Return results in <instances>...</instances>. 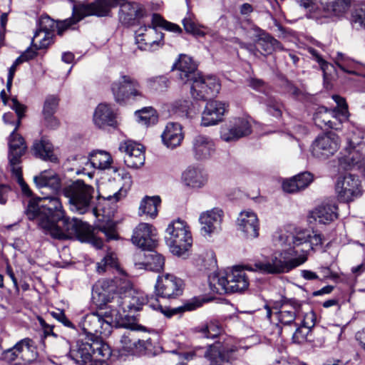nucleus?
Returning <instances> with one entry per match:
<instances>
[{
	"label": "nucleus",
	"mask_w": 365,
	"mask_h": 365,
	"mask_svg": "<svg viewBox=\"0 0 365 365\" xmlns=\"http://www.w3.org/2000/svg\"><path fill=\"white\" fill-rule=\"evenodd\" d=\"M26 215L29 220L35 221L38 227L54 239L66 240L73 236L86 238L90 235L87 223L66 216L62 203L56 196L30 200Z\"/></svg>",
	"instance_id": "f257e3e1"
},
{
	"label": "nucleus",
	"mask_w": 365,
	"mask_h": 365,
	"mask_svg": "<svg viewBox=\"0 0 365 365\" xmlns=\"http://www.w3.org/2000/svg\"><path fill=\"white\" fill-rule=\"evenodd\" d=\"M101 287L103 292L100 294L105 304H109L108 309L119 312L118 319L122 318L121 312H136L145 304L144 297L132 288L130 282L125 277L103 280Z\"/></svg>",
	"instance_id": "f03ea898"
},
{
	"label": "nucleus",
	"mask_w": 365,
	"mask_h": 365,
	"mask_svg": "<svg viewBox=\"0 0 365 365\" xmlns=\"http://www.w3.org/2000/svg\"><path fill=\"white\" fill-rule=\"evenodd\" d=\"M113 0H96L88 4L73 5V15L63 21L55 22L48 16H41L38 22V30L52 32L57 28V33L62 36L64 31L88 16H106L108 15Z\"/></svg>",
	"instance_id": "7ed1b4c3"
},
{
	"label": "nucleus",
	"mask_w": 365,
	"mask_h": 365,
	"mask_svg": "<svg viewBox=\"0 0 365 365\" xmlns=\"http://www.w3.org/2000/svg\"><path fill=\"white\" fill-rule=\"evenodd\" d=\"M157 27L174 33H182V29L178 24L165 20L158 14H153L150 25L141 26L135 31V43L139 49L154 51L163 47L165 43L164 34L158 31Z\"/></svg>",
	"instance_id": "20e7f679"
},
{
	"label": "nucleus",
	"mask_w": 365,
	"mask_h": 365,
	"mask_svg": "<svg viewBox=\"0 0 365 365\" xmlns=\"http://www.w3.org/2000/svg\"><path fill=\"white\" fill-rule=\"evenodd\" d=\"M282 251L274 252L265 262H257L253 264V267H247L250 271H259L263 274H277L287 273L292 269L302 265L307 260V257L304 254V250H302L303 254L299 256H292L286 250L292 246H287L286 247H280Z\"/></svg>",
	"instance_id": "39448f33"
},
{
	"label": "nucleus",
	"mask_w": 365,
	"mask_h": 365,
	"mask_svg": "<svg viewBox=\"0 0 365 365\" xmlns=\"http://www.w3.org/2000/svg\"><path fill=\"white\" fill-rule=\"evenodd\" d=\"M274 242L277 247H289L286 250L292 256H299L303 254L302 250H304V254L307 255V252L309 249H314L315 247L322 245V237L321 235L311 232L309 230H301L296 234L281 233L274 236Z\"/></svg>",
	"instance_id": "423d86ee"
},
{
	"label": "nucleus",
	"mask_w": 365,
	"mask_h": 365,
	"mask_svg": "<svg viewBox=\"0 0 365 365\" xmlns=\"http://www.w3.org/2000/svg\"><path fill=\"white\" fill-rule=\"evenodd\" d=\"M71 209L79 214L87 212L93 205L95 188L83 180H77L63 188Z\"/></svg>",
	"instance_id": "0eeeda50"
},
{
	"label": "nucleus",
	"mask_w": 365,
	"mask_h": 365,
	"mask_svg": "<svg viewBox=\"0 0 365 365\" xmlns=\"http://www.w3.org/2000/svg\"><path fill=\"white\" fill-rule=\"evenodd\" d=\"M119 312L110 309L103 313L92 312L86 315L81 322L83 334L88 340H93L100 336H108L111 332L112 323L118 320Z\"/></svg>",
	"instance_id": "6e6552de"
},
{
	"label": "nucleus",
	"mask_w": 365,
	"mask_h": 365,
	"mask_svg": "<svg viewBox=\"0 0 365 365\" xmlns=\"http://www.w3.org/2000/svg\"><path fill=\"white\" fill-rule=\"evenodd\" d=\"M165 240L172 252L178 256L187 252L192 243L189 227L185 221L179 219L168 225Z\"/></svg>",
	"instance_id": "1a4fd4ad"
},
{
	"label": "nucleus",
	"mask_w": 365,
	"mask_h": 365,
	"mask_svg": "<svg viewBox=\"0 0 365 365\" xmlns=\"http://www.w3.org/2000/svg\"><path fill=\"white\" fill-rule=\"evenodd\" d=\"M111 91L115 101L118 103H125L128 100L143 97L141 86L134 78L128 75H121L111 85Z\"/></svg>",
	"instance_id": "9d476101"
},
{
	"label": "nucleus",
	"mask_w": 365,
	"mask_h": 365,
	"mask_svg": "<svg viewBox=\"0 0 365 365\" xmlns=\"http://www.w3.org/2000/svg\"><path fill=\"white\" fill-rule=\"evenodd\" d=\"M302 303L297 299L284 298L273 309L274 316L282 326L297 327L299 324L297 320L302 314Z\"/></svg>",
	"instance_id": "9b49d317"
},
{
	"label": "nucleus",
	"mask_w": 365,
	"mask_h": 365,
	"mask_svg": "<svg viewBox=\"0 0 365 365\" xmlns=\"http://www.w3.org/2000/svg\"><path fill=\"white\" fill-rule=\"evenodd\" d=\"M335 189L339 200L343 202L354 201L362 195L359 179L351 174L339 177Z\"/></svg>",
	"instance_id": "f8f14e48"
},
{
	"label": "nucleus",
	"mask_w": 365,
	"mask_h": 365,
	"mask_svg": "<svg viewBox=\"0 0 365 365\" xmlns=\"http://www.w3.org/2000/svg\"><path fill=\"white\" fill-rule=\"evenodd\" d=\"M192 83L190 92L192 97L197 100H204L216 96L220 90V83L213 76L202 77L200 73L190 80Z\"/></svg>",
	"instance_id": "ddd939ff"
},
{
	"label": "nucleus",
	"mask_w": 365,
	"mask_h": 365,
	"mask_svg": "<svg viewBox=\"0 0 365 365\" xmlns=\"http://www.w3.org/2000/svg\"><path fill=\"white\" fill-rule=\"evenodd\" d=\"M183 289L182 280L170 274L159 276L155 285L156 295L166 299L178 297L182 295Z\"/></svg>",
	"instance_id": "4468645a"
},
{
	"label": "nucleus",
	"mask_w": 365,
	"mask_h": 365,
	"mask_svg": "<svg viewBox=\"0 0 365 365\" xmlns=\"http://www.w3.org/2000/svg\"><path fill=\"white\" fill-rule=\"evenodd\" d=\"M339 137L334 132L319 135L312 143L311 152L314 157L327 159L333 155L339 148Z\"/></svg>",
	"instance_id": "2eb2a0df"
},
{
	"label": "nucleus",
	"mask_w": 365,
	"mask_h": 365,
	"mask_svg": "<svg viewBox=\"0 0 365 365\" xmlns=\"http://www.w3.org/2000/svg\"><path fill=\"white\" fill-rule=\"evenodd\" d=\"M119 150L125 153L124 163L130 168L138 169L144 165V147L132 140H125L120 144Z\"/></svg>",
	"instance_id": "dca6fc26"
},
{
	"label": "nucleus",
	"mask_w": 365,
	"mask_h": 365,
	"mask_svg": "<svg viewBox=\"0 0 365 365\" xmlns=\"http://www.w3.org/2000/svg\"><path fill=\"white\" fill-rule=\"evenodd\" d=\"M132 242L143 250H151L157 245L156 230L148 223L141 222L133 230Z\"/></svg>",
	"instance_id": "f3484780"
},
{
	"label": "nucleus",
	"mask_w": 365,
	"mask_h": 365,
	"mask_svg": "<svg viewBox=\"0 0 365 365\" xmlns=\"http://www.w3.org/2000/svg\"><path fill=\"white\" fill-rule=\"evenodd\" d=\"M251 132L249 120L247 118H239L228 126L222 128L220 137L225 142H232L250 135Z\"/></svg>",
	"instance_id": "a211bd4d"
},
{
	"label": "nucleus",
	"mask_w": 365,
	"mask_h": 365,
	"mask_svg": "<svg viewBox=\"0 0 365 365\" xmlns=\"http://www.w3.org/2000/svg\"><path fill=\"white\" fill-rule=\"evenodd\" d=\"M228 106L222 101L211 100L207 102L202 113V125L210 126L222 120Z\"/></svg>",
	"instance_id": "6ab92c4d"
},
{
	"label": "nucleus",
	"mask_w": 365,
	"mask_h": 365,
	"mask_svg": "<svg viewBox=\"0 0 365 365\" xmlns=\"http://www.w3.org/2000/svg\"><path fill=\"white\" fill-rule=\"evenodd\" d=\"M19 126H16L9 138V162L11 169L21 168V157L26 150L24 139L16 133Z\"/></svg>",
	"instance_id": "aec40b11"
},
{
	"label": "nucleus",
	"mask_w": 365,
	"mask_h": 365,
	"mask_svg": "<svg viewBox=\"0 0 365 365\" xmlns=\"http://www.w3.org/2000/svg\"><path fill=\"white\" fill-rule=\"evenodd\" d=\"M203 354L210 365H233V351L225 348L220 343L209 346Z\"/></svg>",
	"instance_id": "412c9836"
},
{
	"label": "nucleus",
	"mask_w": 365,
	"mask_h": 365,
	"mask_svg": "<svg viewBox=\"0 0 365 365\" xmlns=\"http://www.w3.org/2000/svg\"><path fill=\"white\" fill-rule=\"evenodd\" d=\"M145 15L143 6L136 2H126L121 5L119 17L121 22L127 25L134 26L140 23V20Z\"/></svg>",
	"instance_id": "4be33fe9"
},
{
	"label": "nucleus",
	"mask_w": 365,
	"mask_h": 365,
	"mask_svg": "<svg viewBox=\"0 0 365 365\" xmlns=\"http://www.w3.org/2000/svg\"><path fill=\"white\" fill-rule=\"evenodd\" d=\"M238 229L249 239L259 236V220L257 215L252 211L241 212L237 220Z\"/></svg>",
	"instance_id": "5701e85b"
},
{
	"label": "nucleus",
	"mask_w": 365,
	"mask_h": 365,
	"mask_svg": "<svg viewBox=\"0 0 365 365\" xmlns=\"http://www.w3.org/2000/svg\"><path fill=\"white\" fill-rule=\"evenodd\" d=\"M222 216V210L217 208L202 213L199 220L202 234L210 235L218 232L221 228Z\"/></svg>",
	"instance_id": "b1692460"
},
{
	"label": "nucleus",
	"mask_w": 365,
	"mask_h": 365,
	"mask_svg": "<svg viewBox=\"0 0 365 365\" xmlns=\"http://www.w3.org/2000/svg\"><path fill=\"white\" fill-rule=\"evenodd\" d=\"M215 150V143L211 138L201 134L193 137L192 151L195 159L198 160L208 159Z\"/></svg>",
	"instance_id": "393cba45"
},
{
	"label": "nucleus",
	"mask_w": 365,
	"mask_h": 365,
	"mask_svg": "<svg viewBox=\"0 0 365 365\" xmlns=\"http://www.w3.org/2000/svg\"><path fill=\"white\" fill-rule=\"evenodd\" d=\"M320 14L316 18L341 16L350 6V0H319Z\"/></svg>",
	"instance_id": "a878e982"
},
{
	"label": "nucleus",
	"mask_w": 365,
	"mask_h": 365,
	"mask_svg": "<svg viewBox=\"0 0 365 365\" xmlns=\"http://www.w3.org/2000/svg\"><path fill=\"white\" fill-rule=\"evenodd\" d=\"M94 124L100 128L106 126L117 127L116 113L109 104L100 103L96 108L93 114Z\"/></svg>",
	"instance_id": "bb28decb"
},
{
	"label": "nucleus",
	"mask_w": 365,
	"mask_h": 365,
	"mask_svg": "<svg viewBox=\"0 0 365 365\" xmlns=\"http://www.w3.org/2000/svg\"><path fill=\"white\" fill-rule=\"evenodd\" d=\"M92 350L91 343L78 339L70 346L68 356L77 365H85L92 358Z\"/></svg>",
	"instance_id": "cd10ccee"
},
{
	"label": "nucleus",
	"mask_w": 365,
	"mask_h": 365,
	"mask_svg": "<svg viewBox=\"0 0 365 365\" xmlns=\"http://www.w3.org/2000/svg\"><path fill=\"white\" fill-rule=\"evenodd\" d=\"M179 71V78L185 83H187L194 76L199 73L197 66L191 57L186 54H180L178 60L174 63L173 69Z\"/></svg>",
	"instance_id": "c85d7f7f"
},
{
	"label": "nucleus",
	"mask_w": 365,
	"mask_h": 365,
	"mask_svg": "<svg viewBox=\"0 0 365 365\" xmlns=\"http://www.w3.org/2000/svg\"><path fill=\"white\" fill-rule=\"evenodd\" d=\"M182 130V128L180 123H168L161 135L163 144L170 149L179 146L184 138Z\"/></svg>",
	"instance_id": "c756f323"
},
{
	"label": "nucleus",
	"mask_w": 365,
	"mask_h": 365,
	"mask_svg": "<svg viewBox=\"0 0 365 365\" xmlns=\"http://www.w3.org/2000/svg\"><path fill=\"white\" fill-rule=\"evenodd\" d=\"M181 179L185 185L194 189L202 188L207 182V174L202 169L192 166L182 173Z\"/></svg>",
	"instance_id": "7c9ffc66"
},
{
	"label": "nucleus",
	"mask_w": 365,
	"mask_h": 365,
	"mask_svg": "<svg viewBox=\"0 0 365 365\" xmlns=\"http://www.w3.org/2000/svg\"><path fill=\"white\" fill-rule=\"evenodd\" d=\"M248 286V277L243 269L235 267L228 272L227 293L243 292Z\"/></svg>",
	"instance_id": "2f4dec72"
},
{
	"label": "nucleus",
	"mask_w": 365,
	"mask_h": 365,
	"mask_svg": "<svg viewBox=\"0 0 365 365\" xmlns=\"http://www.w3.org/2000/svg\"><path fill=\"white\" fill-rule=\"evenodd\" d=\"M150 252L145 254L140 252L136 255V257H141V255L144 256L145 259L142 262L135 260V266L137 269H144L154 272H160L163 269L165 264L164 257L158 254V252L150 250Z\"/></svg>",
	"instance_id": "473e14b6"
},
{
	"label": "nucleus",
	"mask_w": 365,
	"mask_h": 365,
	"mask_svg": "<svg viewBox=\"0 0 365 365\" xmlns=\"http://www.w3.org/2000/svg\"><path fill=\"white\" fill-rule=\"evenodd\" d=\"M255 43L265 54H271L272 52L284 49L281 43L272 36L267 32L259 28H256Z\"/></svg>",
	"instance_id": "72a5a7b5"
},
{
	"label": "nucleus",
	"mask_w": 365,
	"mask_h": 365,
	"mask_svg": "<svg viewBox=\"0 0 365 365\" xmlns=\"http://www.w3.org/2000/svg\"><path fill=\"white\" fill-rule=\"evenodd\" d=\"M121 355H137L140 354L146 349V342L143 340H136L131 336V331H128L122 335L120 339Z\"/></svg>",
	"instance_id": "f704fd0d"
},
{
	"label": "nucleus",
	"mask_w": 365,
	"mask_h": 365,
	"mask_svg": "<svg viewBox=\"0 0 365 365\" xmlns=\"http://www.w3.org/2000/svg\"><path fill=\"white\" fill-rule=\"evenodd\" d=\"M15 349L19 351V358L23 364H30L37 359L36 346L32 339L24 338L15 344Z\"/></svg>",
	"instance_id": "c9c22d12"
},
{
	"label": "nucleus",
	"mask_w": 365,
	"mask_h": 365,
	"mask_svg": "<svg viewBox=\"0 0 365 365\" xmlns=\"http://www.w3.org/2000/svg\"><path fill=\"white\" fill-rule=\"evenodd\" d=\"M58 106V98L55 96L46 97L43 107L42 114L46 126L55 129L58 128L59 122L54 116Z\"/></svg>",
	"instance_id": "e433bc0d"
},
{
	"label": "nucleus",
	"mask_w": 365,
	"mask_h": 365,
	"mask_svg": "<svg viewBox=\"0 0 365 365\" xmlns=\"http://www.w3.org/2000/svg\"><path fill=\"white\" fill-rule=\"evenodd\" d=\"M34 182L39 188H49L57 192L61 188V180L58 175L51 170H44L34 178Z\"/></svg>",
	"instance_id": "4c0bfd02"
},
{
	"label": "nucleus",
	"mask_w": 365,
	"mask_h": 365,
	"mask_svg": "<svg viewBox=\"0 0 365 365\" xmlns=\"http://www.w3.org/2000/svg\"><path fill=\"white\" fill-rule=\"evenodd\" d=\"M337 207L334 204H322L311 212V217L322 224L329 223L337 217Z\"/></svg>",
	"instance_id": "58836bf2"
},
{
	"label": "nucleus",
	"mask_w": 365,
	"mask_h": 365,
	"mask_svg": "<svg viewBox=\"0 0 365 365\" xmlns=\"http://www.w3.org/2000/svg\"><path fill=\"white\" fill-rule=\"evenodd\" d=\"M32 150L37 158L52 163L58 162V158L53 153L52 144L44 138L35 141L32 146Z\"/></svg>",
	"instance_id": "ea45409f"
},
{
	"label": "nucleus",
	"mask_w": 365,
	"mask_h": 365,
	"mask_svg": "<svg viewBox=\"0 0 365 365\" xmlns=\"http://www.w3.org/2000/svg\"><path fill=\"white\" fill-rule=\"evenodd\" d=\"M314 314L312 311L307 313L301 323L303 327H296V331L292 335V341L297 344H302L307 341V336L309 332V329L314 325Z\"/></svg>",
	"instance_id": "a19ab883"
},
{
	"label": "nucleus",
	"mask_w": 365,
	"mask_h": 365,
	"mask_svg": "<svg viewBox=\"0 0 365 365\" xmlns=\"http://www.w3.org/2000/svg\"><path fill=\"white\" fill-rule=\"evenodd\" d=\"M161 200L159 196L145 197L140 202L139 206V215H145L151 218L158 215V207L160 206Z\"/></svg>",
	"instance_id": "79ce46f5"
},
{
	"label": "nucleus",
	"mask_w": 365,
	"mask_h": 365,
	"mask_svg": "<svg viewBox=\"0 0 365 365\" xmlns=\"http://www.w3.org/2000/svg\"><path fill=\"white\" fill-rule=\"evenodd\" d=\"M336 115V110H328L322 107L314 115V123L322 129L334 128L335 123L331 120V118Z\"/></svg>",
	"instance_id": "37998d69"
},
{
	"label": "nucleus",
	"mask_w": 365,
	"mask_h": 365,
	"mask_svg": "<svg viewBox=\"0 0 365 365\" xmlns=\"http://www.w3.org/2000/svg\"><path fill=\"white\" fill-rule=\"evenodd\" d=\"M88 160L94 168L105 170L108 168L112 163L110 155L103 150H96L89 154Z\"/></svg>",
	"instance_id": "c03bdc74"
},
{
	"label": "nucleus",
	"mask_w": 365,
	"mask_h": 365,
	"mask_svg": "<svg viewBox=\"0 0 365 365\" xmlns=\"http://www.w3.org/2000/svg\"><path fill=\"white\" fill-rule=\"evenodd\" d=\"M182 24L187 33L191 34L195 37H203L205 36V32L201 29L204 26L197 22L195 16L193 14L187 13V16L182 19Z\"/></svg>",
	"instance_id": "a18cd8bd"
},
{
	"label": "nucleus",
	"mask_w": 365,
	"mask_h": 365,
	"mask_svg": "<svg viewBox=\"0 0 365 365\" xmlns=\"http://www.w3.org/2000/svg\"><path fill=\"white\" fill-rule=\"evenodd\" d=\"M228 272L225 275L214 273L209 277V284L211 289L217 294L227 293Z\"/></svg>",
	"instance_id": "49530a36"
},
{
	"label": "nucleus",
	"mask_w": 365,
	"mask_h": 365,
	"mask_svg": "<svg viewBox=\"0 0 365 365\" xmlns=\"http://www.w3.org/2000/svg\"><path fill=\"white\" fill-rule=\"evenodd\" d=\"M53 33L37 29L32 38V45L36 49L47 48L53 43Z\"/></svg>",
	"instance_id": "de8ad7c7"
},
{
	"label": "nucleus",
	"mask_w": 365,
	"mask_h": 365,
	"mask_svg": "<svg viewBox=\"0 0 365 365\" xmlns=\"http://www.w3.org/2000/svg\"><path fill=\"white\" fill-rule=\"evenodd\" d=\"M135 116L139 123L144 125H154L158 122V115L153 108H144L135 112Z\"/></svg>",
	"instance_id": "09e8293b"
},
{
	"label": "nucleus",
	"mask_w": 365,
	"mask_h": 365,
	"mask_svg": "<svg viewBox=\"0 0 365 365\" xmlns=\"http://www.w3.org/2000/svg\"><path fill=\"white\" fill-rule=\"evenodd\" d=\"M308 51L314 60L319 64L320 68L323 71L324 78L327 81L331 79V73L335 71L334 65L327 62L316 49L309 48Z\"/></svg>",
	"instance_id": "8fccbe9b"
},
{
	"label": "nucleus",
	"mask_w": 365,
	"mask_h": 365,
	"mask_svg": "<svg viewBox=\"0 0 365 365\" xmlns=\"http://www.w3.org/2000/svg\"><path fill=\"white\" fill-rule=\"evenodd\" d=\"M199 331L205 338H216L222 332L221 324L217 321H211L209 323L199 327Z\"/></svg>",
	"instance_id": "3c124183"
},
{
	"label": "nucleus",
	"mask_w": 365,
	"mask_h": 365,
	"mask_svg": "<svg viewBox=\"0 0 365 365\" xmlns=\"http://www.w3.org/2000/svg\"><path fill=\"white\" fill-rule=\"evenodd\" d=\"M92 358L106 361L111 354L109 346L97 340H91Z\"/></svg>",
	"instance_id": "603ef678"
},
{
	"label": "nucleus",
	"mask_w": 365,
	"mask_h": 365,
	"mask_svg": "<svg viewBox=\"0 0 365 365\" xmlns=\"http://www.w3.org/2000/svg\"><path fill=\"white\" fill-rule=\"evenodd\" d=\"M351 22L358 29L365 28V5H359L353 10Z\"/></svg>",
	"instance_id": "864d4df0"
},
{
	"label": "nucleus",
	"mask_w": 365,
	"mask_h": 365,
	"mask_svg": "<svg viewBox=\"0 0 365 365\" xmlns=\"http://www.w3.org/2000/svg\"><path fill=\"white\" fill-rule=\"evenodd\" d=\"M118 264L117 257L114 253L107 254L103 259L97 264V271L103 273L108 268H118Z\"/></svg>",
	"instance_id": "5fc2aeb1"
},
{
	"label": "nucleus",
	"mask_w": 365,
	"mask_h": 365,
	"mask_svg": "<svg viewBox=\"0 0 365 365\" xmlns=\"http://www.w3.org/2000/svg\"><path fill=\"white\" fill-rule=\"evenodd\" d=\"M19 351L15 349V345L6 351L2 354V359L8 364L12 365H22L23 363L21 361L19 357Z\"/></svg>",
	"instance_id": "6e6d98bb"
},
{
	"label": "nucleus",
	"mask_w": 365,
	"mask_h": 365,
	"mask_svg": "<svg viewBox=\"0 0 365 365\" xmlns=\"http://www.w3.org/2000/svg\"><path fill=\"white\" fill-rule=\"evenodd\" d=\"M13 175L16 178V181L19 184L21 191L24 195L30 197L32 195V192L29 187L28 185L24 182L22 177L21 167L17 168L11 169Z\"/></svg>",
	"instance_id": "4d7b16f0"
},
{
	"label": "nucleus",
	"mask_w": 365,
	"mask_h": 365,
	"mask_svg": "<svg viewBox=\"0 0 365 365\" xmlns=\"http://www.w3.org/2000/svg\"><path fill=\"white\" fill-rule=\"evenodd\" d=\"M301 6L304 7L312 17H317L320 14L318 4L314 0H295Z\"/></svg>",
	"instance_id": "13d9d810"
},
{
	"label": "nucleus",
	"mask_w": 365,
	"mask_h": 365,
	"mask_svg": "<svg viewBox=\"0 0 365 365\" xmlns=\"http://www.w3.org/2000/svg\"><path fill=\"white\" fill-rule=\"evenodd\" d=\"M332 98L337 104V108L334 109L336 110V114L339 113L343 117L347 118L349 116V110L348 105L346 102L345 98L338 95L332 96Z\"/></svg>",
	"instance_id": "bf43d9fd"
},
{
	"label": "nucleus",
	"mask_w": 365,
	"mask_h": 365,
	"mask_svg": "<svg viewBox=\"0 0 365 365\" xmlns=\"http://www.w3.org/2000/svg\"><path fill=\"white\" fill-rule=\"evenodd\" d=\"M351 62H354V60L350 57L344 53L340 52L337 53L335 63L341 71L348 73H355L354 71L346 68V66L349 65Z\"/></svg>",
	"instance_id": "052dcab7"
},
{
	"label": "nucleus",
	"mask_w": 365,
	"mask_h": 365,
	"mask_svg": "<svg viewBox=\"0 0 365 365\" xmlns=\"http://www.w3.org/2000/svg\"><path fill=\"white\" fill-rule=\"evenodd\" d=\"M300 190L305 189L312 182L313 176L309 172L299 173L294 176Z\"/></svg>",
	"instance_id": "680f3d73"
},
{
	"label": "nucleus",
	"mask_w": 365,
	"mask_h": 365,
	"mask_svg": "<svg viewBox=\"0 0 365 365\" xmlns=\"http://www.w3.org/2000/svg\"><path fill=\"white\" fill-rule=\"evenodd\" d=\"M126 193V189H123L121 187L118 190H115L112 193H105L104 195H102L101 197L108 201L116 202L119 201L121 198L125 197Z\"/></svg>",
	"instance_id": "e2e57ef3"
},
{
	"label": "nucleus",
	"mask_w": 365,
	"mask_h": 365,
	"mask_svg": "<svg viewBox=\"0 0 365 365\" xmlns=\"http://www.w3.org/2000/svg\"><path fill=\"white\" fill-rule=\"evenodd\" d=\"M11 104H10L9 106L13 110H15L18 116V120L16 126H19L21 123V118L24 116V113L25 111L26 107L21 103H20L16 99V98H12L11 99Z\"/></svg>",
	"instance_id": "0e129e2a"
},
{
	"label": "nucleus",
	"mask_w": 365,
	"mask_h": 365,
	"mask_svg": "<svg viewBox=\"0 0 365 365\" xmlns=\"http://www.w3.org/2000/svg\"><path fill=\"white\" fill-rule=\"evenodd\" d=\"M282 105L272 99L267 103V111L273 116L278 118L282 115Z\"/></svg>",
	"instance_id": "69168bd1"
},
{
	"label": "nucleus",
	"mask_w": 365,
	"mask_h": 365,
	"mask_svg": "<svg viewBox=\"0 0 365 365\" xmlns=\"http://www.w3.org/2000/svg\"><path fill=\"white\" fill-rule=\"evenodd\" d=\"M282 188L284 192L288 193H294L300 191L294 176L292 178L284 180L282 184Z\"/></svg>",
	"instance_id": "338daca9"
},
{
	"label": "nucleus",
	"mask_w": 365,
	"mask_h": 365,
	"mask_svg": "<svg viewBox=\"0 0 365 365\" xmlns=\"http://www.w3.org/2000/svg\"><path fill=\"white\" fill-rule=\"evenodd\" d=\"M98 230L105 235L108 240H114L117 237L116 231L113 225L100 226Z\"/></svg>",
	"instance_id": "774afa93"
}]
</instances>
